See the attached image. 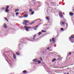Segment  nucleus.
Instances as JSON below:
<instances>
[{"label": "nucleus", "mask_w": 74, "mask_h": 74, "mask_svg": "<svg viewBox=\"0 0 74 74\" xmlns=\"http://www.w3.org/2000/svg\"><path fill=\"white\" fill-rule=\"evenodd\" d=\"M23 73H24V74H25L26 73H27V72L25 70L23 71Z\"/></svg>", "instance_id": "obj_11"}, {"label": "nucleus", "mask_w": 74, "mask_h": 74, "mask_svg": "<svg viewBox=\"0 0 74 74\" xmlns=\"http://www.w3.org/2000/svg\"><path fill=\"white\" fill-rule=\"evenodd\" d=\"M62 69H63V67H62Z\"/></svg>", "instance_id": "obj_64"}, {"label": "nucleus", "mask_w": 74, "mask_h": 74, "mask_svg": "<svg viewBox=\"0 0 74 74\" xmlns=\"http://www.w3.org/2000/svg\"><path fill=\"white\" fill-rule=\"evenodd\" d=\"M16 53L17 55H19V53L18 52H16Z\"/></svg>", "instance_id": "obj_24"}, {"label": "nucleus", "mask_w": 74, "mask_h": 74, "mask_svg": "<svg viewBox=\"0 0 74 74\" xmlns=\"http://www.w3.org/2000/svg\"><path fill=\"white\" fill-rule=\"evenodd\" d=\"M7 58L8 59H9L8 57H7Z\"/></svg>", "instance_id": "obj_50"}, {"label": "nucleus", "mask_w": 74, "mask_h": 74, "mask_svg": "<svg viewBox=\"0 0 74 74\" xmlns=\"http://www.w3.org/2000/svg\"><path fill=\"white\" fill-rule=\"evenodd\" d=\"M58 6H59V5H57Z\"/></svg>", "instance_id": "obj_61"}, {"label": "nucleus", "mask_w": 74, "mask_h": 74, "mask_svg": "<svg viewBox=\"0 0 74 74\" xmlns=\"http://www.w3.org/2000/svg\"><path fill=\"white\" fill-rule=\"evenodd\" d=\"M68 28V24H67L66 25V29H67Z\"/></svg>", "instance_id": "obj_25"}, {"label": "nucleus", "mask_w": 74, "mask_h": 74, "mask_svg": "<svg viewBox=\"0 0 74 74\" xmlns=\"http://www.w3.org/2000/svg\"><path fill=\"white\" fill-rule=\"evenodd\" d=\"M37 59H34L32 60V62H34L35 61L36 62H37Z\"/></svg>", "instance_id": "obj_6"}, {"label": "nucleus", "mask_w": 74, "mask_h": 74, "mask_svg": "<svg viewBox=\"0 0 74 74\" xmlns=\"http://www.w3.org/2000/svg\"><path fill=\"white\" fill-rule=\"evenodd\" d=\"M34 12L32 11L31 12V13L30 15H33V14H34Z\"/></svg>", "instance_id": "obj_16"}, {"label": "nucleus", "mask_w": 74, "mask_h": 74, "mask_svg": "<svg viewBox=\"0 0 74 74\" xmlns=\"http://www.w3.org/2000/svg\"><path fill=\"white\" fill-rule=\"evenodd\" d=\"M69 55H71V52H70L69 53Z\"/></svg>", "instance_id": "obj_33"}, {"label": "nucleus", "mask_w": 74, "mask_h": 74, "mask_svg": "<svg viewBox=\"0 0 74 74\" xmlns=\"http://www.w3.org/2000/svg\"><path fill=\"white\" fill-rule=\"evenodd\" d=\"M10 67H12V65H10Z\"/></svg>", "instance_id": "obj_46"}, {"label": "nucleus", "mask_w": 74, "mask_h": 74, "mask_svg": "<svg viewBox=\"0 0 74 74\" xmlns=\"http://www.w3.org/2000/svg\"><path fill=\"white\" fill-rule=\"evenodd\" d=\"M50 42H52V39H50L49 40Z\"/></svg>", "instance_id": "obj_36"}, {"label": "nucleus", "mask_w": 74, "mask_h": 74, "mask_svg": "<svg viewBox=\"0 0 74 74\" xmlns=\"http://www.w3.org/2000/svg\"><path fill=\"white\" fill-rule=\"evenodd\" d=\"M39 59H40V60L41 61H42V58H41V57H40V58H39Z\"/></svg>", "instance_id": "obj_23"}, {"label": "nucleus", "mask_w": 74, "mask_h": 74, "mask_svg": "<svg viewBox=\"0 0 74 74\" xmlns=\"http://www.w3.org/2000/svg\"><path fill=\"white\" fill-rule=\"evenodd\" d=\"M61 31H63V30H64V29H63V28H61Z\"/></svg>", "instance_id": "obj_29"}, {"label": "nucleus", "mask_w": 74, "mask_h": 74, "mask_svg": "<svg viewBox=\"0 0 74 74\" xmlns=\"http://www.w3.org/2000/svg\"><path fill=\"white\" fill-rule=\"evenodd\" d=\"M36 36V34H35L34 35V38H32V39L34 40L35 38V37Z\"/></svg>", "instance_id": "obj_18"}, {"label": "nucleus", "mask_w": 74, "mask_h": 74, "mask_svg": "<svg viewBox=\"0 0 74 74\" xmlns=\"http://www.w3.org/2000/svg\"><path fill=\"white\" fill-rule=\"evenodd\" d=\"M21 42L23 43V44H24V43L23 42Z\"/></svg>", "instance_id": "obj_48"}, {"label": "nucleus", "mask_w": 74, "mask_h": 74, "mask_svg": "<svg viewBox=\"0 0 74 74\" xmlns=\"http://www.w3.org/2000/svg\"><path fill=\"white\" fill-rule=\"evenodd\" d=\"M48 10H49V9H47Z\"/></svg>", "instance_id": "obj_55"}, {"label": "nucleus", "mask_w": 74, "mask_h": 74, "mask_svg": "<svg viewBox=\"0 0 74 74\" xmlns=\"http://www.w3.org/2000/svg\"><path fill=\"white\" fill-rule=\"evenodd\" d=\"M8 56H9V58H10V56H9L8 54Z\"/></svg>", "instance_id": "obj_44"}, {"label": "nucleus", "mask_w": 74, "mask_h": 74, "mask_svg": "<svg viewBox=\"0 0 74 74\" xmlns=\"http://www.w3.org/2000/svg\"><path fill=\"white\" fill-rule=\"evenodd\" d=\"M69 15H70L71 16H73V15H74V14H73V13L71 12L69 13Z\"/></svg>", "instance_id": "obj_9"}, {"label": "nucleus", "mask_w": 74, "mask_h": 74, "mask_svg": "<svg viewBox=\"0 0 74 74\" xmlns=\"http://www.w3.org/2000/svg\"><path fill=\"white\" fill-rule=\"evenodd\" d=\"M65 4V3H64V5Z\"/></svg>", "instance_id": "obj_54"}, {"label": "nucleus", "mask_w": 74, "mask_h": 74, "mask_svg": "<svg viewBox=\"0 0 74 74\" xmlns=\"http://www.w3.org/2000/svg\"><path fill=\"white\" fill-rule=\"evenodd\" d=\"M57 73H59V72H57Z\"/></svg>", "instance_id": "obj_57"}, {"label": "nucleus", "mask_w": 74, "mask_h": 74, "mask_svg": "<svg viewBox=\"0 0 74 74\" xmlns=\"http://www.w3.org/2000/svg\"><path fill=\"white\" fill-rule=\"evenodd\" d=\"M41 31L42 32H43L44 33H45L46 32V31H44L43 30H41Z\"/></svg>", "instance_id": "obj_22"}, {"label": "nucleus", "mask_w": 74, "mask_h": 74, "mask_svg": "<svg viewBox=\"0 0 74 74\" xmlns=\"http://www.w3.org/2000/svg\"><path fill=\"white\" fill-rule=\"evenodd\" d=\"M16 15H18V14H19V13L17 12L16 13Z\"/></svg>", "instance_id": "obj_31"}, {"label": "nucleus", "mask_w": 74, "mask_h": 74, "mask_svg": "<svg viewBox=\"0 0 74 74\" xmlns=\"http://www.w3.org/2000/svg\"><path fill=\"white\" fill-rule=\"evenodd\" d=\"M60 24L61 26H62V25L64 24V22H62V23H60Z\"/></svg>", "instance_id": "obj_8"}, {"label": "nucleus", "mask_w": 74, "mask_h": 74, "mask_svg": "<svg viewBox=\"0 0 74 74\" xmlns=\"http://www.w3.org/2000/svg\"><path fill=\"white\" fill-rule=\"evenodd\" d=\"M43 66V67H46V64H44V65H42Z\"/></svg>", "instance_id": "obj_26"}, {"label": "nucleus", "mask_w": 74, "mask_h": 74, "mask_svg": "<svg viewBox=\"0 0 74 74\" xmlns=\"http://www.w3.org/2000/svg\"><path fill=\"white\" fill-rule=\"evenodd\" d=\"M73 70H74V67H73Z\"/></svg>", "instance_id": "obj_53"}, {"label": "nucleus", "mask_w": 74, "mask_h": 74, "mask_svg": "<svg viewBox=\"0 0 74 74\" xmlns=\"http://www.w3.org/2000/svg\"><path fill=\"white\" fill-rule=\"evenodd\" d=\"M36 0H34V1H36Z\"/></svg>", "instance_id": "obj_58"}, {"label": "nucleus", "mask_w": 74, "mask_h": 74, "mask_svg": "<svg viewBox=\"0 0 74 74\" xmlns=\"http://www.w3.org/2000/svg\"><path fill=\"white\" fill-rule=\"evenodd\" d=\"M24 28H25L27 32H29V29H28V28L29 29H32V27H26V26H24Z\"/></svg>", "instance_id": "obj_3"}, {"label": "nucleus", "mask_w": 74, "mask_h": 74, "mask_svg": "<svg viewBox=\"0 0 74 74\" xmlns=\"http://www.w3.org/2000/svg\"><path fill=\"white\" fill-rule=\"evenodd\" d=\"M67 69H69V68H67Z\"/></svg>", "instance_id": "obj_52"}, {"label": "nucleus", "mask_w": 74, "mask_h": 74, "mask_svg": "<svg viewBox=\"0 0 74 74\" xmlns=\"http://www.w3.org/2000/svg\"><path fill=\"white\" fill-rule=\"evenodd\" d=\"M29 12H31V11H32V9H29Z\"/></svg>", "instance_id": "obj_30"}, {"label": "nucleus", "mask_w": 74, "mask_h": 74, "mask_svg": "<svg viewBox=\"0 0 74 74\" xmlns=\"http://www.w3.org/2000/svg\"><path fill=\"white\" fill-rule=\"evenodd\" d=\"M37 62L38 64H40L41 63V61L40 60H38Z\"/></svg>", "instance_id": "obj_13"}, {"label": "nucleus", "mask_w": 74, "mask_h": 74, "mask_svg": "<svg viewBox=\"0 0 74 74\" xmlns=\"http://www.w3.org/2000/svg\"><path fill=\"white\" fill-rule=\"evenodd\" d=\"M5 12H9L8 9H6Z\"/></svg>", "instance_id": "obj_10"}, {"label": "nucleus", "mask_w": 74, "mask_h": 74, "mask_svg": "<svg viewBox=\"0 0 74 74\" xmlns=\"http://www.w3.org/2000/svg\"><path fill=\"white\" fill-rule=\"evenodd\" d=\"M54 53H56V52H54Z\"/></svg>", "instance_id": "obj_59"}, {"label": "nucleus", "mask_w": 74, "mask_h": 74, "mask_svg": "<svg viewBox=\"0 0 74 74\" xmlns=\"http://www.w3.org/2000/svg\"><path fill=\"white\" fill-rule=\"evenodd\" d=\"M50 49L49 48H47V50H48V49Z\"/></svg>", "instance_id": "obj_42"}, {"label": "nucleus", "mask_w": 74, "mask_h": 74, "mask_svg": "<svg viewBox=\"0 0 74 74\" xmlns=\"http://www.w3.org/2000/svg\"><path fill=\"white\" fill-rule=\"evenodd\" d=\"M61 4V3H59L60 5Z\"/></svg>", "instance_id": "obj_51"}, {"label": "nucleus", "mask_w": 74, "mask_h": 74, "mask_svg": "<svg viewBox=\"0 0 74 74\" xmlns=\"http://www.w3.org/2000/svg\"><path fill=\"white\" fill-rule=\"evenodd\" d=\"M58 60H59V59H60V58L59 57L58 58Z\"/></svg>", "instance_id": "obj_43"}, {"label": "nucleus", "mask_w": 74, "mask_h": 74, "mask_svg": "<svg viewBox=\"0 0 74 74\" xmlns=\"http://www.w3.org/2000/svg\"><path fill=\"white\" fill-rule=\"evenodd\" d=\"M67 74H69V73H67Z\"/></svg>", "instance_id": "obj_63"}, {"label": "nucleus", "mask_w": 74, "mask_h": 74, "mask_svg": "<svg viewBox=\"0 0 74 74\" xmlns=\"http://www.w3.org/2000/svg\"><path fill=\"white\" fill-rule=\"evenodd\" d=\"M54 54V55H55L56 56V58L57 57H58L59 56H58V55H56V54Z\"/></svg>", "instance_id": "obj_28"}, {"label": "nucleus", "mask_w": 74, "mask_h": 74, "mask_svg": "<svg viewBox=\"0 0 74 74\" xmlns=\"http://www.w3.org/2000/svg\"><path fill=\"white\" fill-rule=\"evenodd\" d=\"M63 1H64V0H62Z\"/></svg>", "instance_id": "obj_62"}, {"label": "nucleus", "mask_w": 74, "mask_h": 74, "mask_svg": "<svg viewBox=\"0 0 74 74\" xmlns=\"http://www.w3.org/2000/svg\"><path fill=\"white\" fill-rule=\"evenodd\" d=\"M21 46H22V44H19L18 45V48H19Z\"/></svg>", "instance_id": "obj_14"}, {"label": "nucleus", "mask_w": 74, "mask_h": 74, "mask_svg": "<svg viewBox=\"0 0 74 74\" xmlns=\"http://www.w3.org/2000/svg\"><path fill=\"white\" fill-rule=\"evenodd\" d=\"M52 41L53 42L55 41V38H52Z\"/></svg>", "instance_id": "obj_17"}, {"label": "nucleus", "mask_w": 74, "mask_h": 74, "mask_svg": "<svg viewBox=\"0 0 74 74\" xmlns=\"http://www.w3.org/2000/svg\"><path fill=\"white\" fill-rule=\"evenodd\" d=\"M5 58H6V56H5Z\"/></svg>", "instance_id": "obj_47"}, {"label": "nucleus", "mask_w": 74, "mask_h": 74, "mask_svg": "<svg viewBox=\"0 0 74 74\" xmlns=\"http://www.w3.org/2000/svg\"><path fill=\"white\" fill-rule=\"evenodd\" d=\"M69 39L70 41L72 43H74V35H72L71 37L69 38Z\"/></svg>", "instance_id": "obj_1"}, {"label": "nucleus", "mask_w": 74, "mask_h": 74, "mask_svg": "<svg viewBox=\"0 0 74 74\" xmlns=\"http://www.w3.org/2000/svg\"><path fill=\"white\" fill-rule=\"evenodd\" d=\"M38 25H37L36 26V27H38Z\"/></svg>", "instance_id": "obj_45"}, {"label": "nucleus", "mask_w": 74, "mask_h": 74, "mask_svg": "<svg viewBox=\"0 0 74 74\" xmlns=\"http://www.w3.org/2000/svg\"><path fill=\"white\" fill-rule=\"evenodd\" d=\"M3 27L5 28V29H6V28H7V25H6L5 24H4L3 25Z\"/></svg>", "instance_id": "obj_7"}, {"label": "nucleus", "mask_w": 74, "mask_h": 74, "mask_svg": "<svg viewBox=\"0 0 74 74\" xmlns=\"http://www.w3.org/2000/svg\"><path fill=\"white\" fill-rule=\"evenodd\" d=\"M46 19L47 20V21H49V17H46Z\"/></svg>", "instance_id": "obj_12"}, {"label": "nucleus", "mask_w": 74, "mask_h": 74, "mask_svg": "<svg viewBox=\"0 0 74 74\" xmlns=\"http://www.w3.org/2000/svg\"><path fill=\"white\" fill-rule=\"evenodd\" d=\"M51 3L52 4H54V3L52 2H51Z\"/></svg>", "instance_id": "obj_41"}, {"label": "nucleus", "mask_w": 74, "mask_h": 74, "mask_svg": "<svg viewBox=\"0 0 74 74\" xmlns=\"http://www.w3.org/2000/svg\"><path fill=\"white\" fill-rule=\"evenodd\" d=\"M38 34H39L38 36H40V34H42V33H41V32H39L38 33Z\"/></svg>", "instance_id": "obj_20"}, {"label": "nucleus", "mask_w": 74, "mask_h": 74, "mask_svg": "<svg viewBox=\"0 0 74 74\" xmlns=\"http://www.w3.org/2000/svg\"><path fill=\"white\" fill-rule=\"evenodd\" d=\"M48 23H50V22H49V21H48Z\"/></svg>", "instance_id": "obj_49"}, {"label": "nucleus", "mask_w": 74, "mask_h": 74, "mask_svg": "<svg viewBox=\"0 0 74 74\" xmlns=\"http://www.w3.org/2000/svg\"><path fill=\"white\" fill-rule=\"evenodd\" d=\"M5 9V8H1V10H4Z\"/></svg>", "instance_id": "obj_35"}, {"label": "nucleus", "mask_w": 74, "mask_h": 74, "mask_svg": "<svg viewBox=\"0 0 74 74\" xmlns=\"http://www.w3.org/2000/svg\"><path fill=\"white\" fill-rule=\"evenodd\" d=\"M35 21H36V20H34L32 22V23H33L34 22H35Z\"/></svg>", "instance_id": "obj_38"}, {"label": "nucleus", "mask_w": 74, "mask_h": 74, "mask_svg": "<svg viewBox=\"0 0 74 74\" xmlns=\"http://www.w3.org/2000/svg\"><path fill=\"white\" fill-rule=\"evenodd\" d=\"M23 22H23L22 23L23 25H26L27 26H28L29 25L28 24H27V23H29V21H28L27 20H24Z\"/></svg>", "instance_id": "obj_2"}, {"label": "nucleus", "mask_w": 74, "mask_h": 74, "mask_svg": "<svg viewBox=\"0 0 74 74\" xmlns=\"http://www.w3.org/2000/svg\"><path fill=\"white\" fill-rule=\"evenodd\" d=\"M41 23L39 24V25H41Z\"/></svg>", "instance_id": "obj_56"}, {"label": "nucleus", "mask_w": 74, "mask_h": 74, "mask_svg": "<svg viewBox=\"0 0 74 74\" xmlns=\"http://www.w3.org/2000/svg\"><path fill=\"white\" fill-rule=\"evenodd\" d=\"M56 60V58H54L52 60V62H55V60Z\"/></svg>", "instance_id": "obj_19"}, {"label": "nucleus", "mask_w": 74, "mask_h": 74, "mask_svg": "<svg viewBox=\"0 0 74 74\" xmlns=\"http://www.w3.org/2000/svg\"><path fill=\"white\" fill-rule=\"evenodd\" d=\"M45 64V63H44V62H43L42 63V66H43V65H44V64Z\"/></svg>", "instance_id": "obj_37"}, {"label": "nucleus", "mask_w": 74, "mask_h": 74, "mask_svg": "<svg viewBox=\"0 0 74 74\" xmlns=\"http://www.w3.org/2000/svg\"><path fill=\"white\" fill-rule=\"evenodd\" d=\"M13 57L15 60H16V55H15L14 53L13 54Z\"/></svg>", "instance_id": "obj_5"}, {"label": "nucleus", "mask_w": 74, "mask_h": 74, "mask_svg": "<svg viewBox=\"0 0 74 74\" xmlns=\"http://www.w3.org/2000/svg\"><path fill=\"white\" fill-rule=\"evenodd\" d=\"M5 20H6V21H7V22H8V20H7V18H6L5 17Z\"/></svg>", "instance_id": "obj_27"}, {"label": "nucleus", "mask_w": 74, "mask_h": 74, "mask_svg": "<svg viewBox=\"0 0 74 74\" xmlns=\"http://www.w3.org/2000/svg\"><path fill=\"white\" fill-rule=\"evenodd\" d=\"M34 30H37V28H34Z\"/></svg>", "instance_id": "obj_39"}, {"label": "nucleus", "mask_w": 74, "mask_h": 74, "mask_svg": "<svg viewBox=\"0 0 74 74\" xmlns=\"http://www.w3.org/2000/svg\"><path fill=\"white\" fill-rule=\"evenodd\" d=\"M33 23H30V25H33Z\"/></svg>", "instance_id": "obj_40"}, {"label": "nucleus", "mask_w": 74, "mask_h": 74, "mask_svg": "<svg viewBox=\"0 0 74 74\" xmlns=\"http://www.w3.org/2000/svg\"><path fill=\"white\" fill-rule=\"evenodd\" d=\"M19 9H15V12H17V11H19Z\"/></svg>", "instance_id": "obj_15"}, {"label": "nucleus", "mask_w": 74, "mask_h": 74, "mask_svg": "<svg viewBox=\"0 0 74 74\" xmlns=\"http://www.w3.org/2000/svg\"><path fill=\"white\" fill-rule=\"evenodd\" d=\"M10 6L8 5H7L6 7V9H8V8H9Z\"/></svg>", "instance_id": "obj_21"}, {"label": "nucleus", "mask_w": 74, "mask_h": 74, "mask_svg": "<svg viewBox=\"0 0 74 74\" xmlns=\"http://www.w3.org/2000/svg\"><path fill=\"white\" fill-rule=\"evenodd\" d=\"M5 60H7V59H6V58H5Z\"/></svg>", "instance_id": "obj_60"}, {"label": "nucleus", "mask_w": 74, "mask_h": 74, "mask_svg": "<svg viewBox=\"0 0 74 74\" xmlns=\"http://www.w3.org/2000/svg\"><path fill=\"white\" fill-rule=\"evenodd\" d=\"M27 15H25L24 16V17H25V18H26V17H27Z\"/></svg>", "instance_id": "obj_32"}, {"label": "nucleus", "mask_w": 74, "mask_h": 74, "mask_svg": "<svg viewBox=\"0 0 74 74\" xmlns=\"http://www.w3.org/2000/svg\"><path fill=\"white\" fill-rule=\"evenodd\" d=\"M59 16L60 18H63V16L62 15V13L60 12H59Z\"/></svg>", "instance_id": "obj_4"}, {"label": "nucleus", "mask_w": 74, "mask_h": 74, "mask_svg": "<svg viewBox=\"0 0 74 74\" xmlns=\"http://www.w3.org/2000/svg\"><path fill=\"white\" fill-rule=\"evenodd\" d=\"M37 20H39V21H41V20H40V19H36V21H37Z\"/></svg>", "instance_id": "obj_34"}]
</instances>
